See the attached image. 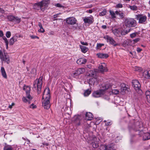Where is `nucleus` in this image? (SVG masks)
<instances>
[{
	"label": "nucleus",
	"mask_w": 150,
	"mask_h": 150,
	"mask_svg": "<svg viewBox=\"0 0 150 150\" xmlns=\"http://www.w3.org/2000/svg\"><path fill=\"white\" fill-rule=\"evenodd\" d=\"M92 144L93 147L94 148H96L98 146V142L96 141L92 142Z\"/></svg>",
	"instance_id": "c85d7f7f"
},
{
	"label": "nucleus",
	"mask_w": 150,
	"mask_h": 150,
	"mask_svg": "<svg viewBox=\"0 0 150 150\" xmlns=\"http://www.w3.org/2000/svg\"><path fill=\"white\" fill-rule=\"evenodd\" d=\"M85 71V70L84 68H81L78 69L75 71L74 73V75L76 74L77 75H79L80 74H83Z\"/></svg>",
	"instance_id": "a211bd4d"
},
{
	"label": "nucleus",
	"mask_w": 150,
	"mask_h": 150,
	"mask_svg": "<svg viewBox=\"0 0 150 150\" xmlns=\"http://www.w3.org/2000/svg\"><path fill=\"white\" fill-rule=\"evenodd\" d=\"M130 30V29L127 30L121 28H115L112 30V32L116 36L120 37L122 35H125L127 34Z\"/></svg>",
	"instance_id": "39448f33"
},
{
	"label": "nucleus",
	"mask_w": 150,
	"mask_h": 150,
	"mask_svg": "<svg viewBox=\"0 0 150 150\" xmlns=\"http://www.w3.org/2000/svg\"><path fill=\"white\" fill-rule=\"evenodd\" d=\"M43 76H40L39 79H36L33 83V88L35 90H37L38 94H40L41 89Z\"/></svg>",
	"instance_id": "20e7f679"
},
{
	"label": "nucleus",
	"mask_w": 150,
	"mask_h": 150,
	"mask_svg": "<svg viewBox=\"0 0 150 150\" xmlns=\"http://www.w3.org/2000/svg\"><path fill=\"white\" fill-rule=\"evenodd\" d=\"M135 16V19L139 20L138 23L140 24L144 23L146 20L147 18L146 16H143L142 14L136 15Z\"/></svg>",
	"instance_id": "9d476101"
},
{
	"label": "nucleus",
	"mask_w": 150,
	"mask_h": 150,
	"mask_svg": "<svg viewBox=\"0 0 150 150\" xmlns=\"http://www.w3.org/2000/svg\"><path fill=\"white\" fill-rule=\"evenodd\" d=\"M91 91L90 89H88L86 90L84 93V95L85 96H88L91 93Z\"/></svg>",
	"instance_id": "c756f323"
},
{
	"label": "nucleus",
	"mask_w": 150,
	"mask_h": 150,
	"mask_svg": "<svg viewBox=\"0 0 150 150\" xmlns=\"http://www.w3.org/2000/svg\"><path fill=\"white\" fill-rule=\"evenodd\" d=\"M115 14L117 15H119L120 19H122L123 18L125 17L124 13L120 11H116L115 12Z\"/></svg>",
	"instance_id": "b1692460"
},
{
	"label": "nucleus",
	"mask_w": 150,
	"mask_h": 150,
	"mask_svg": "<svg viewBox=\"0 0 150 150\" xmlns=\"http://www.w3.org/2000/svg\"><path fill=\"white\" fill-rule=\"evenodd\" d=\"M6 37L7 38H9L11 36V33L10 31H8L6 32Z\"/></svg>",
	"instance_id": "79ce46f5"
},
{
	"label": "nucleus",
	"mask_w": 150,
	"mask_h": 150,
	"mask_svg": "<svg viewBox=\"0 0 150 150\" xmlns=\"http://www.w3.org/2000/svg\"><path fill=\"white\" fill-rule=\"evenodd\" d=\"M58 14H56V15H54L53 16V18H54V19L53 21H55V20H57V18H57V17H58Z\"/></svg>",
	"instance_id": "864d4df0"
},
{
	"label": "nucleus",
	"mask_w": 150,
	"mask_h": 150,
	"mask_svg": "<svg viewBox=\"0 0 150 150\" xmlns=\"http://www.w3.org/2000/svg\"><path fill=\"white\" fill-rule=\"evenodd\" d=\"M42 98L45 99L42 102V105L44 108L46 109H49L50 107V91L49 88H46L44 90Z\"/></svg>",
	"instance_id": "f257e3e1"
},
{
	"label": "nucleus",
	"mask_w": 150,
	"mask_h": 150,
	"mask_svg": "<svg viewBox=\"0 0 150 150\" xmlns=\"http://www.w3.org/2000/svg\"><path fill=\"white\" fill-rule=\"evenodd\" d=\"M33 99V97L31 96L30 94H28L26 95V97H23L22 100L24 102L29 104L31 103Z\"/></svg>",
	"instance_id": "4468645a"
},
{
	"label": "nucleus",
	"mask_w": 150,
	"mask_h": 150,
	"mask_svg": "<svg viewBox=\"0 0 150 150\" xmlns=\"http://www.w3.org/2000/svg\"><path fill=\"white\" fill-rule=\"evenodd\" d=\"M143 75H150V70H145L143 73Z\"/></svg>",
	"instance_id": "a19ab883"
},
{
	"label": "nucleus",
	"mask_w": 150,
	"mask_h": 150,
	"mask_svg": "<svg viewBox=\"0 0 150 150\" xmlns=\"http://www.w3.org/2000/svg\"><path fill=\"white\" fill-rule=\"evenodd\" d=\"M91 81H94V82L97 81L98 82V81L97 80V77H94L90 79Z\"/></svg>",
	"instance_id": "09e8293b"
},
{
	"label": "nucleus",
	"mask_w": 150,
	"mask_h": 150,
	"mask_svg": "<svg viewBox=\"0 0 150 150\" xmlns=\"http://www.w3.org/2000/svg\"><path fill=\"white\" fill-rule=\"evenodd\" d=\"M38 25L40 28V29L38 30V31L40 32L44 33L45 32V30L42 27V25L40 22L38 23Z\"/></svg>",
	"instance_id": "cd10ccee"
},
{
	"label": "nucleus",
	"mask_w": 150,
	"mask_h": 150,
	"mask_svg": "<svg viewBox=\"0 0 150 150\" xmlns=\"http://www.w3.org/2000/svg\"><path fill=\"white\" fill-rule=\"evenodd\" d=\"M104 45V44L97 43V46L96 47V50L100 49L102 46Z\"/></svg>",
	"instance_id": "f704fd0d"
},
{
	"label": "nucleus",
	"mask_w": 150,
	"mask_h": 150,
	"mask_svg": "<svg viewBox=\"0 0 150 150\" xmlns=\"http://www.w3.org/2000/svg\"><path fill=\"white\" fill-rule=\"evenodd\" d=\"M132 83L133 87L136 91H139L140 89L141 85L139 81L136 80L132 81Z\"/></svg>",
	"instance_id": "f8f14e48"
},
{
	"label": "nucleus",
	"mask_w": 150,
	"mask_h": 150,
	"mask_svg": "<svg viewBox=\"0 0 150 150\" xmlns=\"http://www.w3.org/2000/svg\"><path fill=\"white\" fill-rule=\"evenodd\" d=\"M15 105V104L14 103H12L11 105H9V108L10 109L12 108V106H14Z\"/></svg>",
	"instance_id": "bf43d9fd"
},
{
	"label": "nucleus",
	"mask_w": 150,
	"mask_h": 150,
	"mask_svg": "<svg viewBox=\"0 0 150 150\" xmlns=\"http://www.w3.org/2000/svg\"><path fill=\"white\" fill-rule=\"evenodd\" d=\"M110 15H111L112 18H116L115 13L113 11L110 10L109 11Z\"/></svg>",
	"instance_id": "c9c22d12"
},
{
	"label": "nucleus",
	"mask_w": 150,
	"mask_h": 150,
	"mask_svg": "<svg viewBox=\"0 0 150 150\" xmlns=\"http://www.w3.org/2000/svg\"><path fill=\"white\" fill-rule=\"evenodd\" d=\"M1 71L2 75H6V73L4 67H2L1 68Z\"/></svg>",
	"instance_id": "58836bf2"
},
{
	"label": "nucleus",
	"mask_w": 150,
	"mask_h": 150,
	"mask_svg": "<svg viewBox=\"0 0 150 150\" xmlns=\"http://www.w3.org/2000/svg\"><path fill=\"white\" fill-rule=\"evenodd\" d=\"M30 37H31V38H32V39H35V38H37L38 39H39V38L37 36H35V35H31Z\"/></svg>",
	"instance_id": "3c124183"
},
{
	"label": "nucleus",
	"mask_w": 150,
	"mask_h": 150,
	"mask_svg": "<svg viewBox=\"0 0 150 150\" xmlns=\"http://www.w3.org/2000/svg\"><path fill=\"white\" fill-rule=\"evenodd\" d=\"M93 115L90 112H87L86 115V119L87 120H91L93 118Z\"/></svg>",
	"instance_id": "393cba45"
},
{
	"label": "nucleus",
	"mask_w": 150,
	"mask_h": 150,
	"mask_svg": "<svg viewBox=\"0 0 150 150\" xmlns=\"http://www.w3.org/2000/svg\"><path fill=\"white\" fill-rule=\"evenodd\" d=\"M123 7L122 4H118L116 5L115 8H122Z\"/></svg>",
	"instance_id": "a18cd8bd"
},
{
	"label": "nucleus",
	"mask_w": 150,
	"mask_h": 150,
	"mask_svg": "<svg viewBox=\"0 0 150 150\" xmlns=\"http://www.w3.org/2000/svg\"><path fill=\"white\" fill-rule=\"evenodd\" d=\"M134 71L140 72L142 71V68L141 67H135L134 68Z\"/></svg>",
	"instance_id": "7c9ffc66"
},
{
	"label": "nucleus",
	"mask_w": 150,
	"mask_h": 150,
	"mask_svg": "<svg viewBox=\"0 0 150 150\" xmlns=\"http://www.w3.org/2000/svg\"><path fill=\"white\" fill-rule=\"evenodd\" d=\"M81 117L79 115H75L72 118V122H74L76 125H80V121L81 120Z\"/></svg>",
	"instance_id": "ddd939ff"
},
{
	"label": "nucleus",
	"mask_w": 150,
	"mask_h": 150,
	"mask_svg": "<svg viewBox=\"0 0 150 150\" xmlns=\"http://www.w3.org/2000/svg\"><path fill=\"white\" fill-rule=\"evenodd\" d=\"M18 37L17 36H14L10 39L9 41L10 45H13L14 42H16L17 41Z\"/></svg>",
	"instance_id": "4be33fe9"
},
{
	"label": "nucleus",
	"mask_w": 150,
	"mask_h": 150,
	"mask_svg": "<svg viewBox=\"0 0 150 150\" xmlns=\"http://www.w3.org/2000/svg\"><path fill=\"white\" fill-rule=\"evenodd\" d=\"M108 150H116L115 149H113L112 147L111 146H110V148H109Z\"/></svg>",
	"instance_id": "69168bd1"
},
{
	"label": "nucleus",
	"mask_w": 150,
	"mask_h": 150,
	"mask_svg": "<svg viewBox=\"0 0 150 150\" xmlns=\"http://www.w3.org/2000/svg\"><path fill=\"white\" fill-rule=\"evenodd\" d=\"M148 101L150 103V95L146 97Z\"/></svg>",
	"instance_id": "052dcab7"
},
{
	"label": "nucleus",
	"mask_w": 150,
	"mask_h": 150,
	"mask_svg": "<svg viewBox=\"0 0 150 150\" xmlns=\"http://www.w3.org/2000/svg\"><path fill=\"white\" fill-rule=\"evenodd\" d=\"M125 24L127 27H135L137 25V22L133 18H127L125 20Z\"/></svg>",
	"instance_id": "0eeeda50"
},
{
	"label": "nucleus",
	"mask_w": 150,
	"mask_h": 150,
	"mask_svg": "<svg viewBox=\"0 0 150 150\" xmlns=\"http://www.w3.org/2000/svg\"><path fill=\"white\" fill-rule=\"evenodd\" d=\"M140 40V39L139 38H137L134 40H133V43L135 44V43L139 41Z\"/></svg>",
	"instance_id": "37998d69"
},
{
	"label": "nucleus",
	"mask_w": 150,
	"mask_h": 150,
	"mask_svg": "<svg viewBox=\"0 0 150 150\" xmlns=\"http://www.w3.org/2000/svg\"><path fill=\"white\" fill-rule=\"evenodd\" d=\"M49 0H43L41 1L34 4L33 8L35 10L44 11L48 6L49 3Z\"/></svg>",
	"instance_id": "f03ea898"
},
{
	"label": "nucleus",
	"mask_w": 150,
	"mask_h": 150,
	"mask_svg": "<svg viewBox=\"0 0 150 150\" xmlns=\"http://www.w3.org/2000/svg\"><path fill=\"white\" fill-rule=\"evenodd\" d=\"M93 12V11L91 9H89L88 11V12L89 13H92Z\"/></svg>",
	"instance_id": "0e129e2a"
},
{
	"label": "nucleus",
	"mask_w": 150,
	"mask_h": 150,
	"mask_svg": "<svg viewBox=\"0 0 150 150\" xmlns=\"http://www.w3.org/2000/svg\"><path fill=\"white\" fill-rule=\"evenodd\" d=\"M4 35V34L3 31L1 30L0 31V37L3 36Z\"/></svg>",
	"instance_id": "680f3d73"
},
{
	"label": "nucleus",
	"mask_w": 150,
	"mask_h": 150,
	"mask_svg": "<svg viewBox=\"0 0 150 150\" xmlns=\"http://www.w3.org/2000/svg\"><path fill=\"white\" fill-rule=\"evenodd\" d=\"M129 8L133 11H136L137 10V7L135 5L129 6Z\"/></svg>",
	"instance_id": "72a5a7b5"
},
{
	"label": "nucleus",
	"mask_w": 150,
	"mask_h": 150,
	"mask_svg": "<svg viewBox=\"0 0 150 150\" xmlns=\"http://www.w3.org/2000/svg\"><path fill=\"white\" fill-rule=\"evenodd\" d=\"M102 28L104 29H105L107 28V26L106 25H103L102 26Z\"/></svg>",
	"instance_id": "e2e57ef3"
},
{
	"label": "nucleus",
	"mask_w": 150,
	"mask_h": 150,
	"mask_svg": "<svg viewBox=\"0 0 150 150\" xmlns=\"http://www.w3.org/2000/svg\"><path fill=\"white\" fill-rule=\"evenodd\" d=\"M81 44L83 45L86 46V45H88V43L87 42H81Z\"/></svg>",
	"instance_id": "6e6d98bb"
},
{
	"label": "nucleus",
	"mask_w": 150,
	"mask_h": 150,
	"mask_svg": "<svg viewBox=\"0 0 150 150\" xmlns=\"http://www.w3.org/2000/svg\"><path fill=\"white\" fill-rule=\"evenodd\" d=\"M146 76L145 77L146 78L150 79V76Z\"/></svg>",
	"instance_id": "338daca9"
},
{
	"label": "nucleus",
	"mask_w": 150,
	"mask_h": 150,
	"mask_svg": "<svg viewBox=\"0 0 150 150\" xmlns=\"http://www.w3.org/2000/svg\"><path fill=\"white\" fill-rule=\"evenodd\" d=\"M8 43L7 44H6V48L7 49H8Z\"/></svg>",
	"instance_id": "774afa93"
},
{
	"label": "nucleus",
	"mask_w": 150,
	"mask_h": 150,
	"mask_svg": "<svg viewBox=\"0 0 150 150\" xmlns=\"http://www.w3.org/2000/svg\"><path fill=\"white\" fill-rule=\"evenodd\" d=\"M7 18L8 21L13 22L19 23L21 21V18L13 15H9L7 16Z\"/></svg>",
	"instance_id": "9b49d317"
},
{
	"label": "nucleus",
	"mask_w": 150,
	"mask_h": 150,
	"mask_svg": "<svg viewBox=\"0 0 150 150\" xmlns=\"http://www.w3.org/2000/svg\"><path fill=\"white\" fill-rule=\"evenodd\" d=\"M96 55L99 58L101 59H106L109 57V55L107 54L99 53L97 54Z\"/></svg>",
	"instance_id": "412c9836"
},
{
	"label": "nucleus",
	"mask_w": 150,
	"mask_h": 150,
	"mask_svg": "<svg viewBox=\"0 0 150 150\" xmlns=\"http://www.w3.org/2000/svg\"><path fill=\"white\" fill-rule=\"evenodd\" d=\"M142 50V49L138 47L137 48V51L138 53L140 52Z\"/></svg>",
	"instance_id": "5fc2aeb1"
},
{
	"label": "nucleus",
	"mask_w": 150,
	"mask_h": 150,
	"mask_svg": "<svg viewBox=\"0 0 150 150\" xmlns=\"http://www.w3.org/2000/svg\"><path fill=\"white\" fill-rule=\"evenodd\" d=\"M139 34V33H138V32H135V33L131 34L130 35V36L131 38H133L135 37L137 35H138Z\"/></svg>",
	"instance_id": "4c0bfd02"
},
{
	"label": "nucleus",
	"mask_w": 150,
	"mask_h": 150,
	"mask_svg": "<svg viewBox=\"0 0 150 150\" xmlns=\"http://www.w3.org/2000/svg\"><path fill=\"white\" fill-rule=\"evenodd\" d=\"M146 97L150 95V91H146Z\"/></svg>",
	"instance_id": "4d7b16f0"
},
{
	"label": "nucleus",
	"mask_w": 150,
	"mask_h": 150,
	"mask_svg": "<svg viewBox=\"0 0 150 150\" xmlns=\"http://www.w3.org/2000/svg\"><path fill=\"white\" fill-rule=\"evenodd\" d=\"M102 87L104 89L94 92L92 94L93 96L95 98L101 96L105 93V90L111 87V86L109 84H106L103 85Z\"/></svg>",
	"instance_id": "7ed1b4c3"
},
{
	"label": "nucleus",
	"mask_w": 150,
	"mask_h": 150,
	"mask_svg": "<svg viewBox=\"0 0 150 150\" xmlns=\"http://www.w3.org/2000/svg\"><path fill=\"white\" fill-rule=\"evenodd\" d=\"M66 21L68 24L74 25L76 23L77 20L74 17H70L66 19Z\"/></svg>",
	"instance_id": "2eb2a0df"
},
{
	"label": "nucleus",
	"mask_w": 150,
	"mask_h": 150,
	"mask_svg": "<svg viewBox=\"0 0 150 150\" xmlns=\"http://www.w3.org/2000/svg\"><path fill=\"white\" fill-rule=\"evenodd\" d=\"M23 89L25 91L26 95L30 94L31 89L30 87V86H24L23 88Z\"/></svg>",
	"instance_id": "a878e982"
},
{
	"label": "nucleus",
	"mask_w": 150,
	"mask_h": 150,
	"mask_svg": "<svg viewBox=\"0 0 150 150\" xmlns=\"http://www.w3.org/2000/svg\"><path fill=\"white\" fill-rule=\"evenodd\" d=\"M30 108L32 109H35L36 108V105H34L33 104H32L30 106Z\"/></svg>",
	"instance_id": "8fccbe9b"
},
{
	"label": "nucleus",
	"mask_w": 150,
	"mask_h": 150,
	"mask_svg": "<svg viewBox=\"0 0 150 150\" xmlns=\"http://www.w3.org/2000/svg\"><path fill=\"white\" fill-rule=\"evenodd\" d=\"M56 6L57 7L62 8L63 6L59 3H57L56 5Z\"/></svg>",
	"instance_id": "603ef678"
},
{
	"label": "nucleus",
	"mask_w": 150,
	"mask_h": 150,
	"mask_svg": "<svg viewBox=\"0 0 150 150\" xmlns=\"http://www.w3.org/2000/svg\"><path fill=\"white\" fill-rule=\"evenodd\" d=\"M0 12L2 13H4L5 12L4 10L1 8H0Z\"/></svg>",
	"instance_id": "13d9d810"
},
{
	"label": "nucleus",
	"mask_w": 150,
	"mask_h": 150,
	"mask_svg": "<svg viewBox=\"0 0 150 150\" xmlns=\"http://www.w3.org/2000/svg\"><path fill=\"white\" fill-rule=\"evenodd\" d=\"M128 42L126 40H124V41L122 43V45L124 47H126L128 46Z\"/></svg>",
	"instance_id": "e433bc0d"
},
{
	"label": "nucleus",
	"mask_w": 150,
	"mask_h": 150,
	"mask_svg": "<svg viewBox=\"0 0 150 150\" xmlns=\"http://www.w3.org/2000/svg\"><path fill=\"white\" fill-rule=\"evenodd\" d=\"M112 92L115 94H117L119 93V91L116 89H114L112 90Z\"/></svg>",
	"instance_id": "c03bdc74"
},
{
	"label": "nucleus",
	"mask_w": 150,
	"mask_h": 150,
	"mask_svg": "<svg viewBox=\"0 0 150 150\" xmlns=\"http://www.w3.org/2000/svg\"><path fill=\"white\" fill-rule=\"evenodd\" d=\"M104 122H105V124L106 125H111V121H109V122H108L106 120H104Z\"/></svg>",
	"instance_id": "49530a36"
},
{
	"label": "nucleus",
	"mask_w": 150,
	"mask_h": 150,
	"mask_svg": "<svg viewBox=\"0 0 150 150\" xmlns=\"http://www.w3.org/2000/svg\"><path fill=\"white\" fill-rule=\"evenodd\" d=\"M36 70L35 68H33L31 70L30 72V74H36Z\"/></svg>",
	"instance_id": "ea45409f"
},
{
	"label": "nucleus",
	"mask_w": 150,
	"mask_h": 150,
	"mask_svg": "<svg viewBox=\"0 0 150 150\" xmlns=\"http://www.w3.org/2000/svg\"><path fill=\"white\" fill-rule=\"evenodd\" d=\"M4 150H13V148L10 145H7L4 148Z\"/></svg>",
	"instance_id": "2f4dec72"
},
{
	"label": "nucleus",
	"mask_w": 150,
	"mask_h": 150,
	"mask_svg": "<svg viewBox=\"0 0 150 150\" xmlns=\"http://www.w3.org/2000/svg\"><path fill=\"white\" fill-rule=\"evenodd\" d=\"M121 88V93L123 95L125 94L126 91L127 89V88L126 86L125 85L124 83H122L120 84Z\"/></svg>",
	"instance_id": "6ab92c4d"
},
{
	"label": "nucleus",
	"mask_w": 150,
	"mask_h": 150,
	"mask_svg": "<svg viewBox=\"0 0 150 150\" xmlns=\"http://www.w3.org/2000/svg\"><path fill=\"white\" fill-rule=\"evenodd\" d=\"M140 134L143 137V140H146L149 139H150V133L147 132L144 133L142 131H140Z\"/></svg>",
	"instance_id": "f3484780"
},
{
	"label": "nucleus",
	"mask_w": 150,
	"mask_h": 150,
	"mask_svg": "<svg viewBox=\"0 0 150 150\" xmlns=\"http://www.w3.org/2000/svg\"><path fill=\"white\" fill-rule=\"evenodd\" d=\"M110 146V145L107 146L105 145H101L99 148V150H108Z\"/></svg>",
	"instance_id": "5701e85b"
},
{
	"label": "nucleus",
	"mask_w": 150,
	"mask_h": 150,
	"mask_svg": "<svg viewBox=\"0 0 150 150\" xmlns=\"http://www.w3.org/2000/svg\"><path fill=\"white\" fill-rule=\"evenodd\" d=\"M103 38L107 40V42L115 47L119 45V44L116 42L112 38L108 35L104 36Z\"/></svg>",
	"instance_id": "1a4fd4ad"
},
{
	"label": "nucleus",
	"mask_w": 150,
	"mask_h": 150,
	"mask_svg": "<svg viewBox=\"0 0 150 150\" xmlns=\"http://www.w3.org/2000/svg\"><path fill=\"white\" fill-rule=\"evenodd\" d=\"M83 21L85 23L90 25L94 22V20L92 16L91 17H85L83 19Z\"/></svg>",
	"instance_id": "dca6fc26"
},
{
	"label": "nucleus",
	"mask_w": 150,
	"mask_h": 150,
	"mask_svg": "<svg viewBox=\"0 0 150 150\" xmlns=\"http://www.w3.org/2000/svg\"><path fill=\"white\" fill-rule=\"evenodd\" d=\"M80 47L81 49V51L83 53H86L88 50V48L86 46L80 45Z\"/></svg>",
	"instance_id": "bb28decb"
},
{
	"label": "nucleus",
	"mask_w": 150,
	"mask_h": 150,
	"mask_svg": "<svg viewBox=\"0 0 150 150\" xmlns=\"http://www.w3.org/2000/svg\"><path fill=\"white\" fill-rule=\"evenodd\" d=\"M106 13L107 10L104 9L102 11L99 13V15L100 16H103L106 14Z\"/></svg>",
	"instance_id": "473e14b6"
},
{
	"label": "nucleus",
	"mask_w": 150,
	"mask_h": 150,
	"mask_svg": "<svg viewBox=\"0 0 150 150\" xmlns=\"http://www.w3.org/2000/svg\"><path fill=\"white\" fill-rule=\"evenodd\" d=\"M0 59L1 61H5L7 64L10 62V60L9 56L7 53H4V54L2 51L0 50Z\"/></svg>",
	"instance_id": "6e6552de"
},
{
	"label": "nucleus",
	"mask_w": 150,
	"mask_h": 150,
	"mask_svg": "<svg viewBox=\"0 0 150 150\" xmlns=\"http://www.w3.org/2000/svg\"><path fill=\"white\" fill-rule=\"evenodd\" d=\"M3 40H4V42L6 44H7L8 43H9L7 39L4 36L3 37Z\"/></svg>",
	"instance_id": "de8ad7c7"
},
{
	"label": "nucleus",
	"mask_w": 150,
	"mask_h": 150,
	"mask_svg": "<svg viewBox=\"0 0 150 150\" xmlns=\"http://www.w3.org/2000/svg\"><path fill=\"white\" fill-rule=\"evenodd\" d=\"M87 62L86 59L81 58L77 60L76 63L79 65L85 64Z\"/></svg>",
	"instance_id": "aec40b11"
},
{
	"label": "nucleus",
	"mask_w": 150,
	"mask_h": 150,
	"mask_svg": "<svg viewBox=\"0 0 150 150\" xmlns=\"http://www.w3.org/2000/svg\"><path fill=\"white\" fill-rule=\"evenodd\" d=\"M103 64L105 65L104 63L101 64V65H99L98 67V69H94L93 70L90 71L91 75H96V73L98 72V71L102 74H103L104 72H107L108 71L107 67L106 66H104Z\"/></svg>",
	"instance_id": "423d86ee"
}]
</instances>
